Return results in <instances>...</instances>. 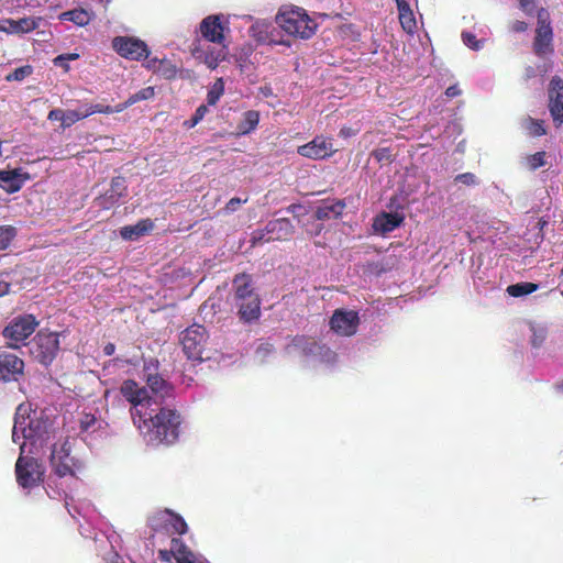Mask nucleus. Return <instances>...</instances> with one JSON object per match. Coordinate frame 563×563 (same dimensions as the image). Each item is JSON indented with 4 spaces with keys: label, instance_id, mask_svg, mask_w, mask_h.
I'll return each instance as SVG.
<instances>
[{
    "label": "nucleus",
    "instance_id": "nucleus-1",
    "mask_svg": "<svg viewBox=\"0 0 563 563\" xmlns=\"http://www.w3.org/2000/svg\"><path fill=\"white\" fill-rule=\"evenodd\" d=\"M147 386L139 387L133 380L122 384L121 393L132 405V418L144 440L152 444H172L179 435L180 415L162 402L170 396L172 387L159 375H147Z\"/></svg>",
    "mask_w": 563,
    "mask_h": 563
},
{
    "label": "nucleus",
    "instance_id": "nucleus-2",
    "mask_svg": "<svg viewBox=\"0 0 563 563\" xmlns=\"http://www.w3.org/2000/svg\"><path fill=\"white\" fill-rule=\"evenodd\" d=\"M52 426L48 417L43 411L32 410L30 404H21L16 408L12 440L20 445L15 474L23 489H32L43 481L44 468L35 455L51 440Z\"/></svg>",
    "mask_w": 563,
    "mask_h": 563
},
{
    "label": "nucleus",
    "instance_id": "nucleus-3",
    "mask_svg": "<svg viewBox=\"0 0 563 563\" xmlns=\"http://www.w3.org/2000/svg\"><path fill=\"white\" fill-rule=\"evenodd\" d=\"M289 356H302L308 364H322L331 367L336 363L338 355L334 351L306 336L294 338L285 347Z\"/></svg>",
    "mask_w": 563,
    "mask_h": 563
},
{
    "label": "nucleus",
    "instance_id": "nucleus-4",
    "mask_svg": "<svg viewBox=\"0 0 563 563\" xmlns=\"http://www.w3.org/2000/svg\"><path fill=\"white\" fill-rule=\"evenodd\" d=\"M289 356H302L308 364H322L331 367L336 363L338 355L334 351L306 336L294 338L285 347Z\"/></svg>",
    "mask_w": 563,
    "mask_h": 563
},
{
    "label": "nucleus",
    "instance_id": "nucleus-5",
    "mask_svg": "<svg viewBox=\"0 0 563 563\" xmlns=\"http://www.w3.org/2000/svg\"><path fill=\"white\" fill-rule=\"evenodd\" d=\"M234 306L240 319L244 322L257 320L261 316V300L254 291L249 275H238L233 280Z\"/></svg>",
    "mask_w": 563,
    "mask_h": 563
},
{
    "label": "nucleus",
    "instance_id": "nucleus-6",
    "mask_svg": "<svg viewBox=\"0 0 563 563\" xmlns=\"http://www.w3.org/2000/svg\"><path fill=\"white\" fill-rule=\"evenodd\" d=\"M276 22L287 34L300 38H310L317 30V23L299 8L278 13Z\"/></svg>",
    "mask_w": 563,
    "mask_h": 563
},
{
    "label": "nucleus",
    "instance_id": "nucleus-7",
    "mask_svg": "<svg viewBox=\"0 0 563 563\" xmlns=\"http://www.w3.org/2000/svg\"><path fill=\"white\" fill-rule=\"evenodd\" d=\"M70 442L68 438H59L49 445V463L52 471L59 478L70 476L74 477L79 465L70 455Z\"/></svg>",
    "mask_w": 563,
    "mask_h": 563
},
{
    "label": "nucleus",
    "instance_id": "nucleus-8",
    "mask_svg": "<svg viewBox=\"0 0 563 563\" xmlns=\"http://www.w3.org/2000/svg\"><path fill=\"white\" fill-rule=\"evenodd\" d=\"M38 321L33 314H21L13 318L3 329V336L10 347L19 349L34 333Z\"/></svg>",
    "mask_w": 563,
    "mask_h": 563
},
{
    "label": "nucleus",
    "instance_id": "nucleus-9",
    "mask_svg": "<svg viewBox=\"0 0 563 563\" xmlns=\"http://www.w3.org/2000/svg\"><path fill=\"white\" fill-rule=\"evenodd\" d=\"M294 231V225L286 218L271 220L264 229H257L252 232L251 243L256 245L271 241L286 240L292 235Z\"/></svg>",
    "mask_w": 563,
    "mask_h": 563
},
{
    "label": "nucleus",
    "instance_id": "nucleus-10",
    "mask_svg": "<svg viewBox=\"0 0 563 563\" xmlns=\"http://www.w3.org/2000/svg\"><path fill=\"white\" fill-rule=\"evenodd\" d=\"M59 349L56 333L38 332L30 343L31 355L44 365H48L55 358Z\"/></svg>",
    "mask_w": 563,
    "mask_h": 563
},
{
    "label": "nucleus",
    "instance_id": "nucleus-11",
    "mask_svg": "<svg viewBox=\"0 0 563 563\" xmlns=\"http://www.w3.org/2000/svg\"><path fill=\"white\" fill-rule=\"evenodd\" d=\"M229 49L225 44L216 45L197 41L191 48L192 57L205 64L209 69H216L228 57Z\"/></svg>",
    "mask_w": 563,
    "mask_h": 563
},
{
    "label": "nucleus",
    "instance_id": "nucleus-12",
    "mask_svg": "<svg viewBox=\"0 0 563 563\" xmlns=\"http://www.w3.org/2000/svg\"><path fill=\"white\" fill-rule=\"evenodd\" d=\"M208 334L206 329L199 324H192L181 332L180 343L183 350L191 360H201L207 343Z\"/></svg>",
    "mask_w": 563,
    "mask_h": 563
},
{
    "label": "nucleus",
    "instance_id": "nucleus-13",
    "mask_svg": "<svg viewBox=\"0 0 563 563\" xmlns=\"http://www.w3.org/2000/svg\"><path fill=\"white\" fill-rule=\"evenodd\" d=\"M229 16L220 14H211L206 16L199 25L201 36L216 45L224 44V33L229 32Z\"/></svg>",
    "mask_w": 563,
    "mask_h": 563
},
{
    "label": "nucleus",
    "instance_id": "nucleus-14",
    "mask_svg": "<svg viewBox=\"0 0 563 563\" xmlns=\"http://www.w3.org/2000/svg\"><path fill=\"white\" fill-rule=\"evenodd\" d=\"M538 27L533 43L534 52L539 56H543L552 52L553 32L550 23L549 12L544 9L538 11Z\"/></svg>",
    "mask_w": 563,
    "mask_h": 563
},
{
    "label": "nucleus",
    "instance_id": "nucleus-15",
    "mask_svg": "<svg viewBox=\"0 0 563 563\" xmlns=\"http://www.w3.org/2000/svg\"><path fill=\"white\" fill-rule=\"evenodd\" d=\"M158 558L164 562L174 558L177 563H209L202 555L189 550L179 538L172 539L169 550H159Z\"/></svg>",
    "mask_w": 563,
    "mask_h": 563
},
{
    "label": "nucleus",
    "instance_id": "nucleus-16",
    "mask_svg": "<svg viewBox=\"0 0 563 563\" xmlns=\"http://www.w3.org/2000/svg\"><path fill=\"white\" fill-rule=\"evenodd\" d=\"M330 329L338 335L351 336L356 333L360 318L354 310L336 309L330 319Z\"/></svg>",
    "mask_w": 563,
    "mask_h": 563
},
{
    "label": "nucleus",
    "instance_id": "nucleus-17",
    "mask_svg": "<svg viewBox=\"0 0 563 563\" xmlns=\"http://www.w3.org/2000/svg\"><path fill=\"white\" fill-rule=\"evenodd\" d=\"M112 47L120 56L132 60H141L146 58L150 54L147 45L135 37H114L112 41Z\"/></svg>",
    "mask_w": 563,
    "mask_h": 563
},
{
    "label": "nucleus",
    "instance_id": "nucleus-18",
    "mask_svg": "<svg viewBox=\"0 0 563 563\" xmlns=\"http://www.w3.org/2000/svg\"><path fill=\"white\" fill-rule=\"evenodd\" d=\"M297 152L299 155L307 158L323 159L331 156L335 150L330 139L316 136L311 142L299 146Z\"/></svg>",
    "mask_w": 563,
    "mask_h": 563
},
{
    "label": "nucleus",
    "instance_id": "nucleus-19",
    "mask_svg": "<svg viewBox=\"0 0 563 563\" xmlns=\"http://www.w3.org/2000/svg\"><path fill=\"white\" fill-rule=\"evenodd\" d=\"M549 110L553 121L561 125L563 123V80L556 76L549 85Z\"/></svg>",
    "mask_w": 563,
    "mask_h": 563
},
{
    "label": "nucleus",
    "instance_id": "nucleus-20",
    "mask_svg": "<svg viewBox=\"0 0 563 563\" xmlns=\"http://www.w3.org/2000/svg\"><path fill=\"white\" fill-rule=\"evenodd\" d=\"M42 22V18L26 16L19 20L2 19L0 20V32L7 34H26L37 29Z\"/></svg>",
    "mask_w": 563,
    "mask_h": 563
},
{
    "label": "nucleus",
    "instance_id": "nucleus-21",
    "mask_svg": "<svg viewBox=\"0 0 563 563\" xmlns=\"http://www.w3.org/2000/svg\"><path fill=\"white\" fill-rule=\"evenodd\" d=\"M24 363L16 355L3 353L0 354V380H16L23 373Z\"/></svg>",
    "mask_w": 563,
    "mask_h": 563
},
{
    "label": "nucleus",
    "instance_id": "nucleus-22",
    "mask_svg": "<svg viewBox=\"0 0 563 563\" xmlns=\"http://www.w3.org/2000/svg\"><path fill=\"white\" fill-rule=\"evenodd\" d=\"M26 177L18 170L0 172V188L7 192L13 194L21 189Z\"/></svg>",
    "mask_w": 563,
    "mask_h": 563
},
{
    "label": "nucleus",
    "instance_id": "nucleus-23",
    "mask_svg": "<svg viewBox=\"0 0 563 563\" xmlns=\"http://www.w3.org/2000/svg\"><path fill=\"white\" fill-rule=\"evenodd\" d=\"M153 228H154V223L152 222V220L144 219V220L139 221L134 225H126V227L121 228L120 235L124 240L135 241L139 238H141V236L145 235L146 233H148L150 231H152Z\"/></svg>",
    "mask_w": 563,
    "mask_h": 563
},
{
    "label": "nucleus",
    "instance_id": "nucleus-24",
    "mask_svg": "<svg viewBox=\"0 0 563 563\" xmlns=\"http://www.w3.org/2000/svg\"><path fill=\"white\" fill-rule=\"evenodd\" d=\"M344 208L345 203L342 200L324 201L317 208L316 217L318 220L338 218L342 214Z\"/></svg>",
    "mask_w": 563,
    "mask_h": 563
},
{
    "label": "nucleus",
    "instance_id": "nucleus-25",
    "mask_svg": "<svg viewBox=\"0 0 563 563\" xmlns=\"http://www.w3.org/2000/svg\"><path fill=\"white\" fill-rule=\"evenodd\" d=\"M79 428L81 433H86L88 435H101L102 430L106 428V423L104 421L97 419L91 413H81L79 418Z\"/></svg>",
    "mask_w": 563,
    "mask_h": 563
},
{
    "label": "nucleus",
    "instance_id": "nucleus-26",
    "mask_svg": "<svg viewBox=\"0 0 563 563\" xmlns=\"http://www.w3.org/2000/svg\"><path fill=\"white\" fill-rule=\"evenodd\" d=\"M397 9L399 13V22L404 31H406L409 34L415 33L417 29V22L409 2H399L397 4Z\"/></svg>",
    "mask_w": 563,
    "mask_h": 563
},
{
    "label": "nucleus",
    "instance_id": "nucleus-27",
    "mask_svg": "<svg viewBox=\"0 0 563 563\" xmlns=\"http://www.w3.org/2000/svg\"><path fill=\"white\" fill-rule=\"evenodd\" d=\"M402 218L394 213H382L374 220V229L377 232L387 233L395 230L401 223Z\"/></svg>",
    "mask_w": 563,
    "mask_h": 563
},
{
    "label": "nucleus",
    "instance_id": "nucleus-28",
    "mask_svg": "<svg viewBox=\"0 0 563 563\" xmlns=\"http://www.w3.org/2000/svg\"><path fill=\"white\" fill-rule=\"evenodd\" d=\"M62 21H70L78 26L87 25L92 19V12L85 9H74L59 14Z\"/></svg>",
    "mask_w": 563,
    "mask_h": 563
},
{
    "label": "nucleus",
    "instance_id": "nucleus-29",
    "mask_svg": "<svg viewBox=\"0 0 563 563\" xmlns=\"http://www.w3.org/2000/svg\"><path fill=\"white\" fill-rule=\"evenodd\" d=\"M260 122V113L254 110L244 112L243 119L238 125V133L245 135L254 131Z\"/></svg>",
    "mask_w": 563,
    "mask_h": 563
},
{
    "label": "nucleus",
    "instance_id": "nucleus-30",
    "mask_svg": "<svg viewBox=\"0 0 563 563\" xmlns=\"http://www.w3.org/2000/svg\"><path fill=\"white\" fill-rule=\"evenodd\" d=\"M159 516L162 517V520L164 522H166L167 525H169L172 527V529L178 533V534H184L186 533L187 531V523L185 522V520L183 519V517L174 514L173 511L170 510H164L159 514Z\"/></svg>",
    "mask_w": 563,
    "mask_h": 563
},
{
    "label": "nucleus",
    "instance_id": "nucleus-31",
    "mask_svg": "<svg viewBox=\"0 0 563 563\" xmlns=\"http://www.w3.org/2000/svg\"><path fill=\"white\" fill-rule=\"evenodd\" d=\"M539 288L537 284L533 283H518L507 287L506 291L511 297H523L529 294H532Z\"/></svg>",
    "mask_w": 563,
    "mask_h": 563
},
{
    "label": "nucleus",
    "instance_id": "nucleus-32",
    "mask_svg": "<svg viewBox=\"0 0 563 563\" xmlns=\"http://www.w3.org/2000/svg\"><path fill=\"white\" fill-rule=\"evenodd\" d=\"M88 117V113L86 111V107L82 106L78 110H66L64 111L63 117V128H69L77 121L85 119Z\"/></svg>",
    "mask_w": 563,
    "mask_h": 563
},
{
    "label": "nucleus",
    "instance_id": "nucleus-33",
    "mask_svg": "<svg viewBox=\"0 0 563 563\" xmlns=\"http://www.w3.org/2000/svg\"><path fill=\"white\" fill-rule=\"evenodd\" d=\"M224 92V82L222 78H218L211 86L207 95L208 104L214 106Z\"/></svg>",
    "mask_w": 563,
    "mask_h": 563
},
{
    "label": "nucleus",
    "instance_id": "nucleus-34",
    "mask_svg": "<svg viewBox=\"0 0 563 563\" xmlns=\"http://www.w3.org/2000/svg\"><path fill=\"white\" fill-rule=\"evenodd\" d=\"M16 235V230L12 225L0 227V251H4L11 244V241Z\"/></svg>",
    "mask_w": 563,
    "mask_h": 563
},
{
    "label": "nucleus",
    "instance_id": "nucleus-35",
    "mask_svg": "<svg viewBox=\"0 0 563 563\" xmlns=\"http://www.w3.org/2000/svg\"><path fill=\"white\" fill-rule=\"evenodd\" d=\"M531 343L534 347L540 346L547 338V329L541 324H531Z\"/></svg>",
    "mask_w": 563,
    "mask_h": 563
},
{
    "label": "nucleus",
    "instance_id": "nucleus-36",
    "mask_svg": "<svg viewBox=\"0 0 563 563\" xmlns=\"http://www.w3.org/2000/svg\"><path fill=\"white\" fill-rule=\"evenodd\" d=\"M125 190V180L121 177L113 178L111 181V188L109 191L111 192L112 202H118L119 199L123 196Z\"/></svg>",
    "mask_w": 563,
    "mask_h": 563
},
{
    "label": "nucleus",
    "instance_id": "nucleus-37",
    "mask_svg": "<svg viewBox=\"0 0 563 563\" xmlns=\"http://www.w3.org/2000/svg\"><path fill=\"white\" fill-rule=\"evenodd\" d=\"M523 128L529 132L531 135L540 136L545 134V129L543 128V124L541 121L534 120L532 118H528L523 122Z\"/></svg>",
    "mask_w": 563,
    "mask_h": 563
},
{
    "label": "nucleus",
    "instance_id": "nucleus-38",
    "mask_svg": "<svg viewBox=\"0 0 563 563\" xmlns=\"http://www.w3.org/2000/svg\"><path fill=\"white\" fill-rule=\"evenodd\" d=\"M154 88L153 87H145L143 89H141L140 91L131 95L129 98H128V103H136L139 101H143V100H147V99H151L153 96H154Z\"/></svg>",
    "mask_w": 563,
    "mask_h": 563
},
{
    "label": "nucleus",
    "instance_id": "nucleus-39",
    "mask_svg": "<svg viewBox=\"0 0 563 563\" xmlns=\"http://www.w3.org/2000/svg\"><path fill=\"white\" fill-rule=\"evenodd\" d=\"M462 40L463 43L473 51H479L483 48L484 41L477 40L476 36L471 32H463Z\"/></svg>",
    "mask_w": 563,
    "mask_h": 563
},
{
    "label": "nucleus",
    "instance_id": "nucleus-40",
    "mask_svg": "<svg viewBox=\"0 0 563 563\" xmlns=\"http://www.w3.org/2000/svg\"><path fill=\"white\" fill-rule=\"evenodd\" d=\"M527 165L534 170L544 165V152H538L527 157Z\"/></svg>",
    "mask_w": 563,
    "mask_h": 563
},
{
    "label": "nucleus",
    "instance_id": "nucleus-41",
    "mask_svg": "<svg viewBox=\"0 0 563 563\" xmlns=\"http://www.w3.org/2000/svg\"><path fill=\"white\" fill-rule=\"evenodd\" d=\"M208 112V108L207 106H200L196 109L195 111V114L192 115V118L187 121L185 124L188 126V128H194L195 125H197L206 115V113Z\"/></svg>",
    "mask_w": 563,
    "mask_h": 563
},
{
    "label": "nucleus",
    "instance_id": "nucleus-42",
    "mask_svg": "<svg viewBox=\"0 0 563 563\" xmlns=\"http://www.w3.org/2000/svg\"><path fill=\"white\" fill-rule=\"evenodd\" d=\"M86 111L88 113V117L95 113H106L111 114L112 113V107L111 106H102V104H85Z\"/></svg>",
    "mask_w": 563,
    "mask_h": 563
},
{
    "label": "nucleus",
    "instance_id": "nucleus-43",
    "mask_svg": "<svg viewBox=\"0 0 563 563\" xmlns=\"http://www.w3.org/2000/svg\"><path fill=\"white\" fill-rule=\"evenodd\" d=\"M32 73V68L30 66H24L16 68L12 74L8 76V80H23L26 76Z\"/></svg>",
    "mask_w": 563,
    "mask_h": 563
},
{
    "label": "nucleus",
    "instance_id": "nucleus-44",
    "mask_svg": "<svg viewBox=\"0 0 563 563\" xmlns=\"http://www.w3.org/2000/svg\"><path fill=\"white\" fill-rule=\"evenodd\" d=\"M96 203L100 208L110 209L117 202H112V200H111V192L108 190L103 196H100V197H98L96 199Z\"/></svg>",
    "mask_w": 563,
    "mask_h": 563
},
{
    "label": "nucleus",
    "instance_id": "nucleus-45",
    "mask_svg": "<svg viewBox=\"0 0 563 563\" xmlns=\"http://www.w3.org/2000/svg\"><path fill=\"white\" fill-rule=\"evenodd\" d=\"M455 181L456 183H461L463 185H467V186L476 185L477 184L476 177L472 173H464V174L457 175L455 177Z\"/></svg>",
    "mask_w": 563,
    "mask_h": 563
},
{
    "label": "nucleus",
    "instance_id": "nucleus-46",
    "mask_svg": "<svg viewBox=\"0 0 563 563\" xmlns=\"http://www.w3.org/2000/svg\"><path fill=\"white\" fill-rule=\"evenodd\" d=\"M519 5L526 14L532 15L536 10V0H519Z\"/></svg>",
    "mask_w": 563,
    "mask_h": 563
},
{
    "label": "nucleus",
    "instance_id": "nucleus-47",
    "mask_svg": "<svg viewBox=\"0 0 563 563\" xmlns=\"http://www.w3.org/2000/svg\"><path fill=\"white\" fill-rule=\"evenodd\" d=\"M247 201V198L245 199H241V198H232L228 201L227 206H225V210L228 212H234L238 210V208L242 205V203H245Z\"/></svg>",
    "mask_w": 563,
    "mask_h": 563
},
{
    "label": "nucleus",
    "instance_id": "nucleus-48",
    "mask_svg": "<svg viewBox=\"0 0 563 563\" xmlns=\"http://www.w3.org/2000/svg\"><path fill=\"white\" fill-rule=\"evenodd\" d=\"M64 110L62 109H53L48 113V120L51 121H60L63 123Z\"/></svg>",
    "mask_w": 563,
    "mask_h": 563
},
{
    "label": "nucleus",
    "instance_id": "nucleus-49",
    "mask_svg": "<svg viewBox=\"0 0 563 563\" xmlns=\"http://www.w3.org/2000/svg\"><path fill=\"white\" fill-rule=\"evenodd\" d=\"M53 63L55 66L64 68L65 71H67L69 69V66L67 64L68 63L67 57H63L62 55H58L53 59Z\"/></svg>",
    "mask_w": 563,
    "mask_h": 563
},
{
    "label": "nucleus",
    "instance_id": "nucleus-50",
    "mask_svg": "<svg viewBox=\"0 0 563 563\" xmlns=\"http://www.w3.org/2000/svg\"><path fill=\"white\" fill-rule=\"evenodd\" d=\"M271 352H272V345H271V344H268V343H262V344L257 347V350H256V354H257L258 356H262V357L266 356V355H267V354H269Z\"/></svg>",
    "mask_w": 563,
    "mask_h": 563
},
{
    "label": "nucleus",
    "instance_id": "nucleus-51",
    "mask_svg": "<svg viewBox=\"0 0 563 563\" xmlns=\"http://www.w3.org/2000/svg\"><path fill=\"white\" fill-rule=\"evenodd\" d=\"M460 93H461V90L459 89V87L456 85L450 86L445 90V95L449 98H454V97L459 96Z\"/></svg>",
    "mask_w": 563,
    "mask_h": 563
},
{
    "label": "nucleus",
    "instance_id": "nucleus-52",
    "mask_svg": "<svg viewBox=\"0 0 563 563\" xmlns=\"http://www.w3.org/2000/svg\"><path fill=\"white\" fill-rule=\"evenodd\" d=\"M528 27V24L523 21H516L512 23V31L515 32H525Z\"/></svg>",
    "mask_w": 563,
    "mask_h": 563
},
{
    "label": "nucleus",
    "instance_id": "nucleus-53",
    "mask_svg": "<svg viewBox=\"0 0 563 563\" xmlns=\"http://www.w3.org/2000/svg\"><path fill=\"white\" fill-rule=\"evenodd\" d=\"M132 106V103H128V100L117 104L115 107H112V113H119L124 111L128 107Z\"/></svg>",
    "mask_w": 563,
    "mask_h": 563
},
{
    "label": "nucleus",
    "instance_id": "nucleus-54",
    "mask_svg": "<svg viewBox=\"0 0 563 563\" xmlns=\"http://www.w3.org/2000/svg\"><path fill=\"white\" fill-rule=\"evenodd\" d=\"M354 134H355V131L352 130L351 128H342L340 131V135H342L343 137H350Z\"/></svg>",
    "mask_w": 563,
    "mask_h": 563
},
{
    "label": "nucleus",
    "instance_id": "nucleus-55",
    "mask_svg": "<svg viewBox=\"0 0 563 563\" xmlns=\"http://www.w3.org/2000/svg\"><path fill=\"white\" fill-rule=\"evenodd\" d=\"M301 209H302V207L300 205H291L287 208V211L295 216H299V211Z\"/></svg>",
    "mask_w": 563,
    "mask_h": 563
},
{
    "label": "nucleus",
    "instance_id": "nucleus-56",
    "mask_svg": "<svg viewBox=\"0 0 563 563\" xmlns=\"http://www.w3.org/2000/svg\"><path fill=\"white\" fill-rule=\"evenodd\" d=\"M10 290V284L0 282V297L7 295Z\"/></svg>",
    "mask_w": 563,
    "mask_h": 563
},
{
    "label": "nucleus",
    "instance_id": "nucleus-57",
    "mask_svg": "<svg viewBox=\"0 0 563 563\" xmlns=\"http://www.w3.org/2000/svg\"><path fill=\"white\" fill-rule=\"evenodd\" d=\"M115 351V346L114 344L112 343H108L104 347H103V352L106 355H112Z\"/></svg>",
    "mask_w": 563,
    "mask_h": 563
},
{
    "label": "nucleus",
    "instance_id": "nucleus-58",
    "mask_svg": "<svg viewBox=\"0 0 563 563\" xmlns=\"http://www.w3.org/2000/svg\"><path fill=\"white\" fill-rule=\"evenodd\" d=\"M63 57H67V62L69 60H75L79 57L78 54H65V55H62Z\"/></svg>",
    "mask_w": 563,
    "mask_h": 563
},
{
    "label": "nucleus",
    "instance_id": "nucleus-59",
    "mask_svg": "<svg viewBox=\"0 0 563 563\" xmlns=\"http://www.w3.org/2000/svg\"><path fill=\"white\" fill-rule=\"evenodd\" d=\"M208 307H209V301H206V302L201 306V312H203Z\"/></svg>",
    "mask_w": 563,
    "mask_h": 563
},
{
    "label": "nucleus",
    "instance_id": "nucleus-60",
    "mask_svg": "<svg viewBox=\"0 0 563 563\" xmlns=\"http://www.w3.org/2000/svg\"><path fill=\"white\" fill-rule=\"evenodd\" d=\"M113 559H115V560H111V563H117V560L119 559L118 553H114Z\"/></svg>",
    "mask_w": 563,
    "mask_h": 563
},
{
    "label": "nucleus",
    "instance_id": "nucleus-61",
    "mask_svg": "<svg viewBox=\"0 0 563 563\" xmlns=\"http://www.w3.org/2000/svg\"><path fill=\"white\" fill-rule=\"evenodd\" d=\"M112 538H113V536H112V537H109L108 539H109V541H110V543H111V547H112V548H114V544H113V542H114V541L112 540Z\"/></svg>",
    "mask_w": 563,
    "mask_h": 563
},
{
    "label": "nucleus",
    "instance_id": "nucleus-62",
    "mask_svg": "<svg viewBox=\"0 0 563 563\" xmlns=\"http://www.w3.org/2000/svg\"><path fill=\"white\" fill-rule=\"evenodd\" d=\"M376 157H377L378 159H380V158L383 157V154H380V153H378V152H377V153H376Z\"/></svg>",
    "mask_w": 563,
    "mask_h": 563
},
{
    "label": "nucleus",
    "instance_id": "nucleus-63",
    "mask_svg": "<svg viewBox=\"0 0 563 563\" xmlns=\"http://www.w3.org/2000/svg\"><path fill=\"white\" fill-rule=\"evenodd\" d=\"M66 506L69 507V501L66 499Z\"/></svg>",
    "mask_w": 563,
    "mask_h": 563
},
{
    "label": "nucleus",
    "instance_id": "nucleus-64",
    "mask_svg": "<svg viewBox=\"0 0 563 563\" xmlns=\"http://www.w3.org/2000/svg\"><path fill=\"white\" fill-rule=\"evenodd\" d=\"M560 388H561V391L563 393V384L560 386Z\"/></svg>",
    "mask_w": 563,
    "mask_h": 563
}]
</instances>
